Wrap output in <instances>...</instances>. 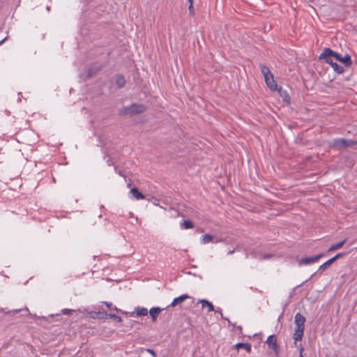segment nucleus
Masks as SVG:
<instances>
[{"instance_id": "1", "label": "nucleus", "mask_w": 357, "mask_h": 357, "mask_svg": "<svg viewBox=\"0 0 357 357\" xmlns=\"http://www.w3.org/2000/svg\"><path fill=\"white\" fill-rule=\"evenodd\" d=\"M294 322L296 326L293 339L295 342L301 341L305 329V317L300 312H297L294 317Z\"/></svg>"}, {"instance_id": "2", "label": "nucleus", "mask_w": 357, "mask_h": 357, "mask_svg": "<svg viewBox=\"0 0 357 357\" xmlns=\"http://www.w3.org/2000/svg\"><path fill=\"white\" fill-rule=\"evenodd\" d=\"M328 47H326L323 50L322 53L319 55V59L324 60L326 63L330 64L335 73L338 74L342 73L344 72V68L339 66L335 60V61H333V56L331 55V54H328Z\"/></svg>"}, {"instance_id": "3", "label": "nucleus", "mask_w": 357, "mask_h": 357, "mask_svg": "<svg viewBox=\"0 0 357 357\" xmlns=\"http://www.w3.org/2000/svg\"><path fill=\"white\" fill-rule=\"evenodd\" d=\"M146 107L143 104L132 103L130 106L123 107L120 110L121 115H135L144 112Z\"/></svg>"}, {"instance_id": "4", "label": "nucleus", "mask_w": 357, "mask_h": 357, "mask_svg": "<svg viewBox=\"0 0 357 357\" xmlns=\"http://www.w3.org/2000/svg\"><path fill=\"white\" fill-rule=\"evenodd\" d=\"M259 67L261 68V73L263 74L265 82L268 87L271 90L276 91L278 89V85L274 80L273 75L269 68L263 63H260Z\"/></svg>"}, {"instance_id": "5", "label": "nucleus", "mask_w": 357, "mask_h": 357, "mask_svg": "<svg viewBox=\"0 0 357 357\" xmlns=\"http://www.w3.org/2000/svg\"><path fill=\"white\" fill-rule=\"evenodd\" d=\"M355 145H357V140L354 141L352 139L344 138L335 139L331 142L332 146L337 147L338 149H346L347 147L354 148Z\"/></svg>"}, {"instance_id": "6", "label": "nucleus", "mask_w": 357, "mask_h": 357, "mask_svg": "<svg viewBox=\"0 0 357 357\" xmlns=\"http://www.w3.org/2000/svg\"><path fill=\"white\" fill-rule=\"evenodd\" d=\"M328 52V54H331V55L333 56V58L336 61L341 62L345 67H349L351 66L352 61L351 56L349 54H346L344 56H342L341 54L332 50L331 48H329Z\"/></svg>"}, {"instance_id": "7", "label": "nucleus", "mask_w": 357, "mask_h": 357, "mask_svg": "<svg viewBox=\"0 0 357 357\" xmlns=\"http://www.w3.org/2000/svg\"><path fill=\"white\" fill-rule=\"evenodd\" d=\"M268 348L271 349L275 356H278L280 351V347L277 343V337L275 335H269L266 341Z\"/></svg>"}, {"instance_id": "8", "label": "nucleus", "mask_w": 357, "mask_h": 357, "mask_svg": "<svg viewBox=\"0 0 357 357\" xmlns=\"http://www.w3.org/2000/svg\"><path fill=\"white\" fill-rule=\"evenodd\" d=\"M324 254L321 253V254H319V255H315L313 257H303L300 260L299 264L300 265H307L310 264L317 262L319 259H321L322 257H324Z\"/></svg>"}, {"instance_id": "9", "label": "nucleus", "mask_w": 357, "mask_h": 357, "mask_svg": "<svg viewBox=\"0 0 357 357\" xmlns=\"http://www.w3.org/2000/svg\"><path fill=\"white\" fill-rule=\"evenodd\" d=\"M276 91H278L280 96L282 98L284 102L288 104L290 103V96L286 90H284L282 87H278Z\"/></svg>"}, {"instance_id": "10", "label": "nucleus", "mask_w": 357, "mask_h": 357, "mask_svg": "<svg viewBox=\"0 0 357 357\" xmlns=\"http://www.w3.org/2000/svg\"><path fill=\"white\" fill-rule=\"evenodd\" d=\"M162 309L158 307H152L149 310V314L151 317V319L153 322H155L160 314V313L162 312Z\"/></svg>"}, {"instance_id": "11", "label": "nucleus", "mask_w": 357, "mask_h": 357, "mask_svg": "<svg viewBox=\"0 0 357 357\" xmlns=\"http://www.w3.org/2000/svg\"><path fill=\"white\" fill-rule=\"evenodd\" d=\"M190 296L187 294H183L177 298H175L173 301L172 302V303L170 304L169 306H172V307H175L176 305L181 303L182 302H183L185 300H186L187 298H189Z\"/></svg>"}, {"instance_id": "12", "label": "nucleus", "mask_w": 357, "mask_h": 357, "mask_svg": "<svg viewBox=\"0 0 357 357\" xmlns=\"http://www.w3.org/2000/svg\"><path fill=\"white\" fill-rule=\"evenodd\" d=\"M148 310L145 307H137L135 308V312H130V315L132 316L135 313H136L137 316L141 317V316H146L148 314Z\"/></svg>"}, {"instance_id": "13", "label": "nucleus", "mask_w": 357, "mask_h": 357, "mask_svg": "<svg viewBox=\"0 0 357 357\" xmlns=\"http://www.w3.org/2000/svg\"><path fill=\"white\" fill-rule=\"evenodd\" d=\"M199 303H202V307H207L208 312H212L215 310L214 306L212 303L205 299H200Z\"/></svg>"}, {"instance_id": "14", "label": "nucleus", "mask_w": 357, "mask_h": 357, "mask_svg": "<svg viewBox=\"0 0 357 357\" xmlns=\"http://www.w3.org/2000/svg\"><path fill=\"white\" fill-rule=\"evenodd\" d=\"M116 84L119 88H123L126 84V79L123 75L118 74L116 75Z\"/></svg>"}, {"instance_id": "15", "label": "nucleus", "mask_w": 357, "mask_h": 357, "mask_svg": "<svg viewBox=\"0 0 357 357\" xmlns=\"http://www.w3.org/2000/svg\"><path fill=\"white\" fill-rule=\"evenodd\" d=\"M334 261V259L331 258L328 261H326L325 263H324L322 265H321L318 269V272L319 273H322L324 272Z\"/></svg>"}, {"instance_id": "16", "label": "nucleus", "mask_w": 357, "mask_h": 357, "mask_svg": "<svg viewBox=\"0 0 357 357\" xmlns=\"http://www.w3.org/2000/svg\"><path fill=\"white\" fill-rule=\"evenodd\" d=\"M234 347L236 349H245L248 353H250L252 351L251 344L249 343H243L238 342L234 345Z\"/></svg>"}, {"instance_id": "17", "label": "nucleus", "mask_w": 357, "mask_h": 357, "mask_svg": "<svg viewBox=\"0 0 357 357\" xmlns=\"http://www.w3.org/2000/svg\"><path fill=\"white\" fill-rule=\"evenodd\" d=\"M130 192L137 199H144V195L137 188H132Z\"/></svg>"}, {"instance_id": "18", "label": "nucleus", "mask_w": 357, "mask_h": 357, "mask_svg": "<svg viewBox=\"0 0 357 357\" xmlns=\"http://www.w3.org/2000/svg\"><path fill=\"white\" fill-rule=\"evenodd\" d=\"M347 241V239L345 238L343 241L339 242L338 243L331 245L329 248V249L328 250V252H332V251L337 250L341 248L345 244Z\"/></svg>"}, {"instance_id": "19", "label": "nucleus", "mask_w": 357, "mask_h": 357, "mask_svg": "<svg viewBox=\"0 0 357 357\" xmlns=\"http://www.w3.org/2000/svg\"><path fill=\"white\" fill-rule=\"evenodd\" d=\"M102 69L101 66L98 67H91L88 70V77H91L94 76L98 71H100Z\"/></svg>"}, {"instance_id": "20", "label": "nucleus", "mask_w": 357, "mask_h": 357, "mask_svg": "<svg viewBox=\"0 0 357 357\" xmlns=\"http://www.w3.org/2000/svg\"><path fill=\"white\" fill-rule=\"evenodd\" d=\"M181 227L185 229H192L194 227V223L190 220H185L182 222Z\"/></svg>"}, {"instance_id": "21", "label": "nucleus", "mask_w": 357, "mask_h": 357, "mask_svg": "<svg viewBox=\"0 0 357 357\" xmlns=\"http://www.w3.org/2000/svg\"><path fill=\"white\" fill-rule=\"evenodd\" d=\"M107 314L106 312H95L94 314L92 316L93 318H98V319H107Z\"/></svg>"}, {"instance_id": "22", "label": "nucleus", "mask_w": 357, "mask_h": 357, "mask_svg": "<svg viewBox=\"0 0 357 357\" xmlns=\"http://www.w3.org/2000/svg\"><path fill=\"white\" fill-rule=\"evenodd\" d=\"M213 239V236L211 234H204L202 236V242L204 244L208 243L211 241H212Z\"/></svg>"}, {"instance_id": "23", "label": "nucleus", "mask_w": 357, "mask_h": 357, "mask_svg": "<svg viewBox=\"0 0 357 357\" xmlns=\"http://www.w3.org/2000/svg\"><path fill=\"white\" fill-rule=\"evenodd\" d=\"M107 318H112V319H114L117 322H121L122 321V318L120 316L116 315L115 314L108 313Z\"/></svg>"}, {"instance_id": "24", "label": "nucleus", "mask_w": 357, "mask_h": 357, "mask_svg": "<svg viewBox=\"0 0 357 357\" xmlns=\"http://www.w3.org/2000/svg\"><path fill=\"white\" fill-rule=\"evenodd\" d=\"M104 304L109 308V310L115 311L119 310L116 306H113L112 303L104 302Z\"/></svg>"}, {"instance_id": "25", "label": "nucleus", "mask_w": 357, "mask_h": 357, "mask_svg": "<svg viewBox=\"0 0 357 357\" xmlns=\"http://www.w3.org/2000/svg\"><path fill=\"white\" fill-rule=\"evenodd\" d=\"M21 310H11V311H7V312H6V311L4 310V309H1V312H4V313H6V314H15L18 313L19 312H20Z\"/></svg>"}, {"instance_id": "26", "label": "nucleus", "mask_w": 357, "mask_h": 357, "mask_svg": "<svg viewBox=\"0 0 357 357\" xmlns=\"http://www.w3.org/2000/svg\"><path fill=\"white\" fill-rule=\"evenodd\" d=\"M345 255L344 252H340V253H337L335 256H334L333 257H332L333 259H334V261H335L337 259L342 257L344 255Z\"/></svg>"}, {"instance_id": "27", "label": "nucleus", "mask_w": 357, "mask_h": 357, "mask_svg": "<svg viewBox=\"0 0 357 357\" xmlns=\"http://www.w3.org/2000/svg\"><path fill=\"white\" fill-rule=\"evenodd\" d=\"M188 10H189V13L191 16L195 15V9L193 7V4L189 5Z\"/></svg>"}, {"instance_id": "28", "label": "nucleus", "mask_w": 357, "mask_h": 357, "mask_svg": "<svg viewBox=\"0 0 357 357\" xmlns=\"http://www.w3.org/2000/svg\"><path fill=\"white\" fill-rule=\"evenodd\" d=\"M74 310H69V309H63L62 310V313L66 315L70 314Z\"/></svg>"}, {"instance_id": "29", "label": "nucleus", "mask_w": 357, "mask_h": 357, "mask_svg": "<svg viewBox=\"0 0 357 357\" xmlns=\"http://www.w3.org/2000/svg\"><path fill=\"white\" fill-rule=\"evenodd\" d=\"M146 351L148 353L151 354L153 356V357H156V353L154 350L151 349H147Z\"/></svg>"}, {"instance_id": "30", "label": "nucleus", "mask_w": 357, "mask_h": 357, "mask_svg": "<svg viewBox=\"0 0 357 357\" xmlns=\"http://www.w3.org/2000/svg\"><path fill=\"white\" fill-rule=\"evenodd\" d=\"M273 256V255H272V254H266L263 256V259H268L271 258Z\"/></svg>"}, {"instance_id": "31", "label": "nucleus", "mask_w": 357, "mask_h": 357, "mask_svg": "<svg viewBox=\"0 0 357 357\" xmlns=\"http://www.w3.org/2000/svg\"><path fill=\"white\" fill-rule=\"evenodd\" d=\"M220 316H221L222 319L227 320L228 321L229 324L232 325L233 326H235L234 324H231V321L227 318H225L223 317L222 313L220 314Z\"/></svg>"}, {"instance_id": "32", "label": "nucleus", "mask_w": 357, "mask_h": 357, "mask_svg": "<svg viewBox=\"0 0 357 357\" xmlns=\"http://www.w3.org/2000/svg\"><path fill=\"white\" fill-rule=\"evenodd\" d=\"M236 328L238 329L239 333L241 334L242 333V327L241 326H238L236 327Z\"/></svg>"}, {"instance_id": "33", "label": "nucleus", "mask_w": 357, "mask_h": 357, "mask_svg": "<svg viewBox=\"0 0 357 357\" xmlns=\"http://www.w3.org/2000/svg\"><path fill=\"white\" fill-rule=\"evenodd\" d=\"M214 311H215L216 312H218L220 314L222 313V310L220 308H218L217 310H215Z\"/></svg>"}, {"instance_id": "34", "label": "nucleus", "mask_w": 357, "mask_h": 357, "mask_svg": "<svg viewBox=\"0 0 357 357\" xmlns=\"http://www.w3.org/2000/svg\"><path fill=\"white\" fill-rule=\"evenodd\" d=\"M6 39H7V37H6V38H3V40H1L0 41V45H1V44H3V43L5 42V40H6Z\"/></svg>"}, {"instance_id": "35", "label": "nucleus", "mask_w": 357, "mask_h": 357, "mask_svg": "<svg viewBox=\"0 0 357 357\" xmlns=\"http://www.w3.org/2000/svg\"><path fill=\"white\" fill-rule=\"evenodd\" d=\"M303 349H301V351H300V355H299V357H304L303 356V354H302V351H303Z\"/></svg>"}, {"instance_id": "36", "label": "nucleus", "mask_w": 357, "mask_h": 357, "mask_svg": "<svg viewBox=\"0 0 357 357\" xmlns=\"http://www.w3.org/2000/svg\"><path fill=\"white\" fill-rule=\"evenodd\" d=\"M234 252V250H230L228 252V255H231Z\"/></svg>"}, {"instance_id": "37", "label": "nucleus", "mask_w": 357, "mask_h": 357, "mask_svg": "<svg viewBox=\"0 0 357 357\" xmlns=\"http://www.w3.org/2000/svg\"><path fill=\"white\" fill-rule=\"evenodd\" d=\"M189 5L193 4V0H188Z\"/></svg>"}, {"instance_id": "38", "label": "nucleus", "mask_w": 357, "mask_h": 357, "mask_svg": "<svg viewBox=\"0 0 357 357\" xmlns=\"http://www.w3.org/2000/svg\"><path fill=\"white\" fill-rule=\"evenodd\" d=\"M314 275H315V273H314L313 275H312V276L310 277V278H312V277H314Z\"/></svg>"}]
</instances>
